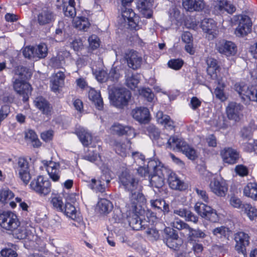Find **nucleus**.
Segmentation results:
<instances>
[{
    "label": "nucleus",
    "instance_id": "obj_1",
    "mask_svg": "<svg viewBox=\"0 0 257 257\" xmlns=\"http://www.w3.org/2000/svg\"><path fill=\"white\" fill-rule=\"evenodd\" d=\"M0 225L6 230L11 231L13 236L19 239L26 238L30 233L26 226L21 225L16 214L11 211L0 214Z\"/></svg>",
    "mask_w": 257,
    "mask_h": 257
},
{
    "label": "nucleus",
    "instance_id": "obj_2",
    "mask_svg": "<svg viewBox=\"0 0 257 257\" xmlns=\"http://www.w3.org/2000/svg\"><path fill=\"white\" fill-rule=\"evenodd\" d=\"M131 97V92L125 88L114 87L109 89L110 100L117 108H123L126 106Z\"/></svg>",
    "mask_w": 257,
    "mask_h": 257
},
{
    "label": "nucleus",
    "instance_id": "obj_3",
    "mask_svg": "<svg viewBox=\"0 0 257 257\" xmlns=\"http://www.w3.org/2000/svg\"><path fill=\"white\" fill-rule=\"evenodd\" d=\"M167 144L168 148H173L174 150L177 149L184 154L190 160H194L197 157L195 150L181 139L172 137L167 140Z\"/></svg>",
    "mask_w": 257,
    "mask_h": 257
},
{
    "label": "nucleus",
    "instance_id": "obj_4",
    "mask_svg": "<svg viewBox=\"0 0 257 257\" xmlns=\"http://www.w3.org/2000/svg\"><path fill=\"white\" fill-rule=\"evenodd\" d=\"M171 226L172 228L179 230H185L187 233L189 241H193L194 238H204L207 236V234L204 231L199 228L194 229L191 227L189 224L179 218H175L171 223Z\"/></svg>",
    "mask_w": 257,
    "mask_h": 257
},
{
    "label": "nucleus",
    "instance_id": "obj_5",
    "mask_svg": "<svg viewBox=\"0 0 257 257\" xmlns=\"http://www.w3.org/2000/svg\"><path fill=\"white\" fill-rule=\"evenodd\" d=\"M234 88L243 101L257 102V86L249 87L243 83H237Z\"/></svg>",
    "mask_w": 257,
    "mask_h": 257
},
{
    "label": "nucleus",
    "instance_id": "obj_6",
    "mask_svg": "<svg viewBox=\"0 0 257 257\" xmlns=\"http://www.w3.org/2000/svg\"><path fill=\"white\" fill-rule=\"evenodd\" d=\"M194 209L196 212L202 218L212 222L219 221V216L216 211L203 203L197 202L195 204Z\"/></svg>",
    "mask_w": 257,
    "mask_h": 257
},
{
    "label": "nucleus",
    "instance_id": "obj_7",
    "mask_svg": "<svg viewBox=\"0 0 257 257\" xmlns=\"http://www.w3.org/2000/svg\"><path fill=\"white\" fill-rule=\"evenodd\" d=\"M30 187L40 196L48 195L51 190L50 182L44 179L42 176H39L37 179H34L31 182Z\"/></svg>",
    "mask_w": 257,
    "mask_h": 257
},
{
    "label": "nucleus",
    "instance_id": "obj_8",
    "mask_svg": "<svg viewBox=\"0 0 257 257\" xmlns=\"http://www.w3.org/2000/svg\"><path fill=\"white\" fill-rule=\"evenodd\" d=\"M119 182L127 191H134L138 186V181L127 171H123L119 176Z\"/></svg>",
    "mask_w": 257,
    "mask_h": 257
},
{
    "label": "nucleus",
    "instance_id": "obj_9",
    "mask_svg": "<svg viewBox=\"0 0 257 257\" xmlns=\"http://www.w3.org/2000/svg\"><path fill=\"white\" fill-rule=\"evenodd\" d=\"M13 85L15 91L23 97V101H27L32 91L30 84L26 83L25 80L13 78Z\"/></svg>",
    "mask_w": 257,
    "mask_h": 257
},
{
    "label": "nucleus",
    "instance_id": "obj_10",
    "mask_svg": "<svg viewBox=\"0 0 257 257\" xmlns=\"http://www.w3.org/2000/svg\"><path fill=\"white\" fill-rule=\"evenodd\" d=\"M164 241L168 247L175 251H179L183 242L176 231L173 228L169 229V232Z\"/></svg>",
    "mask_w": 257,
    "mask_h": 257
},
{
    "label": "nucleus",
    "instance_id": "obj_11",
    "mask_svg": "<svg viewBox=\"0 0 257 257\" xmlns=\"http://www.w3.org/2000/svg\"><path fill=\"white\" fill-rule=\"evenodd\" d=\"M234 239L236 244L235 249L239 253L246 254V247L249 244V236L248 234L239 231L234 234Z\"/></svg>",
    "mask_w": 257,
    "mask_h": 257
},
{
    "label": "nucleus",
    "instance_id": "obj_12",
    "mask_svg": "<svg viewBox=\"0 0 257 257\" xmlns=\"http://www.w3.org/2000/svg\"><path fill=\"white\" fill-rule=\"evenodd\" d=\"M238 20L239 24L235 34L238 37H243L251 31L252 23L250 18L246 15L240 16Z\"/></svg>",
    "mask_w": 257,
    "mask_h": 257
},
{
    "label": "nucleus",
    "instance_id": "obj_13",
    "mask_svg": "<svg viewBox=\"0 0 257 257\" xmlns=\"http://www.w3.org/2000/svg\"><path fill=\"white\" fill-rule=\"evenodd\" d=\"M217 50L221 54L230 56L234 55L237 52V47L231 41L220 40L216 45Z\"/></svg>",
    "mask_w": 257,
    "mask_h": 257
},
{
    "label": "nucleus",
    "instance_id": "obj_14",
    "mask_svg": "<svg viewBox=\"0 0 257 257\" xmlns=\"http://www.w3.org/2000/svg\"><path fill=\"white\" fill-rule=\"evenodd\" d=\"M220 155L223 162L229 165L236 164L240 157L239 152L230 147H225L221 150Z\"/></svg>",
    "mask_w": 257,
    "mask_h": 257
},
{
    "label": "nucleus",
    "instance_id": "obj_15",
    "mask_svg": "<svg viewBox=\"0 0 257 257\" xmlns=\"http://www.w3.org/2000/svg\"><path fill=\"white\" fill-rule=\"evenodd\" d=\"M243 109V106L240 104L234 102H230L226 109L228 118L238 121L242 116Z\"/></svg>",
    "mask_w": 257,
    "mask_h": 257
},
{
    "label": "nucleus",
    "instance_id": "obj_16",
    "mask_svg": "<svg viewBox=\"0 0 257 257\" xmlns=\"http://www.w3.org/2000/svg\"><path fill=\"white\" fill-rule=\"evenodd\" d=\"M128 66L133 70H137L141 67L143 59L141 55L137 51L131 50L128 51L125 55Z\"/></svg>",
    "mask_w": 257,
    "mask_h": 257
},
{
    "label": "nucleus",
    "instance_id": "obj_17",
    "mask_svg": "<svg viewBox=\"0 0 257 257\" xmlns=\"http://www.w3.org/2000/svg\"><path fill=\"white\" fill-rule=\"evenodd\" d=\"M55 19V14L54 12L49 8H42L37 16V21L41 26L50 24L53 23Z\"/></svg>",
    "mask_w": 257,
    "mask_h": 257
},
{
    "label": "nucleus",
    "instance_id": "obj_18",
    "mask_svg": "<svg viewBox=\"0 0 257 257\" xmlns=\"http://www.w3.org/2000/svg\"><path fill=\"white\" fill-rule=\"evenodd\" d=\"M111 133L119 136L126 135L131 138L136 136L135 130L130 126L123 125L119 123H114L110 127Z\"/></svg>",
    "mask_w": 257,
    "mask_h": 257
},
{
    "label": "nucleus",
    "instance_id": "obj_19",
    "mask_svg": "<svg viewBox=\"0 0 257 257\" xmlns=\"http://www.w3.org/2000/svg\"><path fill=\"white\" fill-rule=\"evenodd\" d=\"M134 211L130 209L129 212L127 213L126 219L129 225L133 229L136 230H139L143 228H145V225L143 224L145 222L141 220Z\"/></svg>",
    "mask_w": 257,
    "mask_h": 257
},
{
    "label": "nucleus",
    "instance_id": "obj_20",
    "mask_svg": "<svg viewBox=\"0 0 257 257\" xmlns=\"http://www.w3.org/2000/svg\"><path fill=\"white\" fill-rule=\"evenodd\" d=\"M50 178L54 181L59 180L60 176V164L52 161H46L44 163Z\"/></svg>",
    "mask_w": 257,
    "mask_h": 257
},
{
    "label": "nucleus",
    "instance_id": "obj_21",
    "mask_svg": "<svg viewBox=\"0 0 257 257\" xmlns=\"http://www.w3.org/2000/svg\"><path fill=\"white\" fill-rule=\"evenodd\" d=\"M167 176H168V182L171 188L180 191L186 189V186L183 181L179 179L175 173L167 171Z\"/></svg>",
    "mask_w": 257,
    "mask_h": 257
},
{
    "label": "nucleus",
    "instance_id": "obj_22",
    "mask_svg": "<svg viewBox=\"0 0 257 257\" xmlns=\"http://www.w3.org/2000/svg\"><path fill=\"white\" fill-rule=\"evenodd\" d=\"M122 17L131 28H136L138 23L139 17L136 16L132 9H127L124 7L122 10Z\"/></svg>",
    "mask_w": 257,
    "mask_h": 257
},
{
    "label": "nucleus",
    "instance_id": "obj_23",
    "mask_svg": "<svg viewBox=\"0 0 257 257\" xmlns=\"http://www.w3.org/2000/svg\"><path fill=\"white\" fill-rule=\"evenodd\" d=\"M211 191L218 196H224L227 192L228 188L225 182L213 179L209 184Z\"/></svg>",
    "mask_w": 257,
    "mask_h": 257
},
{
    "label": "nucleus",
    "instance_id": "obj_24",
    "mask_svg": "<svg viewBox=\"0 0 257 257\" xmlns=\"http://www.w3.org/2000/svg\"><path fill=\"white\" fill-rule=\"evenodd\" d=\"M132 114L134 118L141 123H147L150 118L149 109L144 107H137L132 110Z\"/></svg>",
    "mask_w": 257,
    "mask_h": 257
},
{
    "label": "nucleus",
    "instance_id": "obj_25",
    "mask_svg": "<svg viewBox=\"0 0 257 257\" xmlns=\"http://www.w3.org/2000/svg\"><path fill=\"white\" fill-rule=\"evenodd\" d=\"M153 3V0H138L137 8L145 17L150 18L152 16Z\"/></svg>",
    "mask_w": 257,
    "mask_h": 257
},
{
    "label": "nucleus",
    "instance_id": "obj_26",
    "mask_svg": "<svg viewBox=\"0 0 257 257\" xmlns=\"http://www.w3.org/2000/svg\"><path fill=\"white\" fill-rule=\"evenodd\" d=\"M36 107L42 111L43 114L51 115L52 107L49 102L42 97H37L34 101Z\"/></svg>",
    "mask_w": 257,
    "mask_h": 257
},
{
    "label": "nucleus",
    "instance_id": "obj_27",
    "mask_svg": "<svg viewBox=\"0 0 257 257\" xmlns=\"http://www.w3.org/2000/svg\"><path fill=\"white\" fill-rule=\"evenodd\" d=\"M70 56V53L66 50L60 51L58 55L50 60L49 64L54 68H60L65 64V58Z\"/></svg>",
    "mask_w": 257,
    "mask_h": 257
},
{
    "label": "nucleus",
    "instance_id": "obj_28",
    "mask_svg": "<svg viewBox=\"0 0 257 257\" xmlns=\"http://www.w3.org/2000/svg\"><path fill=\"white\" fill-rule=\"evenodd\" d=\"M182 5L184 9L189 12L199 11L204 7L203 0H183Z\"/></svg>",
    "mask_w": 257,
    "mask_h": 257
},
{
    "label": "nucleus",
    "instance_id": "obj_29",
    "mask_svg": "<svg viewBox=\"0 0 257 257\" xmlns=\"http://www.w3.org/2000/svg\"><path fill=\"white\" fill-rule=\"evenodd\" d=\"M167 173L166 168H163L162 171L151 174L149 178L150 182L152 186L160 188L164 185V179L165 173Z\"/></svg>",
    "mask_w": 257,
    "mask_h": 257
},
{
    "label": "nucleus",
    "instance_id": "obj_30",
    "mask_svg": "<svg viewBox=\"0 0 257 257\" xmlns=\"http://www.w3.org/2000/svg\"><path fill=\"white\" fill-rule=\"evenodd\" d=\"M65 76L62 71H58L53 75L51 78V89L54 92L58 91L59 88L64 85Z\"/></svg>",
    "mask_w": 257,
    "mask_h": 257
},
{
    "label": "nucleus",
    "instance_id": "obj_31",
    "mask_svg": "<svg viewBox=\"0 0 257 257\" xmlns=\"http://www.w3.org/2000/svg\"><path fill=\"white\" fill-rule=\"evenodd\" d=\"M212 232L213 234L221 241L228 240L232 232L227 227L221 226L214 228Z\"/></svg>",
    "mask_w": 257,
    "mask_h": 257
},
{
    "label": "nucleus",
    "instance_id": "obj_32",
    "mask_svg": "<svg viewBox=\"0 0 257 257\" xmlns=\"http://www.w3.org/2000/svg\"><path fill=\"white\" fill-rule=\"evenodd\" d=\"M32 75V72L29 68L23 66H18L14 70L13 78L26 81L29 79Z\"/></svg>",
    "mask_w": 257,
    "mask_h": 257
},
{
    "label": "nucleus",
    "instance_id": "obj_33",
    "mask_svg": "<svg viewBox=\"0 0 257 257\" xmlns=\"http://www.w3.org/2000/svg\"><path fill=\"white\" fill-rule=\"evenodd\" d=\"M75 133L83 146H88L91 144L92 137L91 134L84 128L82 127L77 128Z\"/></svg>",
    "mask_w": 257,
    "mask_h": 257
},
{
    "label": "nucleus",
    "instance_id": "obj_34",
    "mask_svg": "<svg viewBox=\"0 0 257 257\" xmlns=\"http://www.w3.org/2000/svg\"><path fill=\"white\" fill-rule=\"evenodd\" d=\"M88 97L98 110L103 109V102L99 92H97L93 88H91L88 92Z\"/></svg>",
    "mask_w": 257,
    "mask_h": 257
},
{
    "label": "nucleus",
    "instance_id": "obj_35",
    "mask_svg": "<svg viewBox=\"0 0 257 257\" xmlns=\"http://www.w3.org/2000/svg\"><path fill=\"white\" fill-rule=\"evenodd\" d=\"M156 117L159 123L164 125L168 130H173L174 127V122L168 115L164 114L162 111L157 113Z\"/></svg>",
    "mask_w": 257,
    "mask_h": 257
},
{
    "label": "nucleus",
    "instance_id": "obj_36",
    "mask_svg": "<svg viewBox=\"0 0 257 257\" xmlns=\"http://www.w3.org/2000/svg\"><path fill=\"white\" fill-rule=\"evenodd\" d=\"M125 85L131 89H134L137 87L139 82V79H138V76L134 74L130 70L127 69L125 71Z\"/></svg>",
    "mask_w": 257,
    "mask_h": 257
},
{
    "label": "nucleus",
    "instance_id": "obj_37",
    "mask_svg": "<svg viewBox=\"0 0 257 257\" xmlns=\"http://www.w3.org/2000/svg\"><path fill=\"white\" fill-rule=\"evenodd\" d=\"M116 153L121 157H126L127 150L130 147V141L127 140V144L117 141H114L113 143Z\"/></svg>",
    "mask_w": 257,
    "mask_h": 257
},
{
    "label": "nucleus",
    "instance_id": "obj_38",
    "mask_svg": "<svg viewBox=\"0 0 257 257\" xmlns=\"http://www.w3.org/2000/svg\"><path fill=\"white\" fill-rule=\"evenodd\" d=\"M151 204L155 209L163 212L164 214L169 212V206L165 200L162 199H156L151 200Z\"/></svg>",
    "mask_w": 257,
    "mask_h": 257
},
{
    "label": "nucleus",
    "instance_id": "obj_39",
    "mask_svg": "<svg viewBox=\"0 0 257 257\" xmlns=\"http://www.w3.org/2000/svg\"><path fill=\"white\" fill-rule=\"evenodd\" d=\"M201 28L205 33L213 34L216 30V24L212 19H205L202 21Z\"/></svg>",
    "mask_w": 257,
    "mask_h": 257
},
{
    "label": "nucleus",
    "instance_id": "obj_40",
    "mask_svg": "<svg viewBox=\"0 0 257 257\" xmlns=\"http://www.w3.org/2000/svg\"><path fill=\"white\" fill-rule=\"evenodd\" d=\"M74 27L79 30L87 31L89 28L90 24L87 18L85 17H77L73 20Z\"/></svg>",
    "mask_w": 257,
    "mask_h": 257
},
{
    "label": "nucleus",
    "instance_id": "obj_41",
    "mask_svg": "<svg viewBox=\"0 0 257 257\" xmlns=\"http://www.w3.org/2000/svg\"><path fill=\"white\" fill-rule=\"evenodd\" d=\"M130 194V200L132 202V210H136L138 203L143 202L145 200V197L143 194L139 192L137 189L134 191H129Z\"/></svg>",
    "mask_w": 257,
    "mask_h": 257
},
{
    "label": "nucleus",
    "instance_id": "obj_42",
    "mask_svg": "<svg viewBox=\"0 0 257 257\" xmlns=\"http://www.w3.org/2000/svg\"><path fill=\"white\" fill-rule=\"evenodd\" d=\"M244 194L254 200L257 199V183H249L244 188Z\"/></svg>",
    "mask_w": 257,
    "mask_h": 257
},
{
    "label": "nucleus",
    "instance_id": "obj_43",
    "mask_svg": "<svg viewBox=\"0 0 257 257\" xmlns=\"http://www.w3.org/2000/svg\"><path fill=\"white\" fill-rule=\"evenodd\" d=\"M97 207L100 213H108L112 209L111 202L107 199H101L97 203Z\"/></svg>",
    "mask_w": 257,
    "mask_h": 257
},
{
    "label": "nucleus",
    "instance_id": "obj_44",
    "mask_svg": "<svg viewBox=\"0 0 257 257\" xmlns=\"http://www.w3.org/2000/svg\"><path fill=\"white\" fill-rule=\"evenodd\" d=\"M35 58H44L48 54L47 45L45 43H41L35 47H34Z\"/></svg>",
    "mask_w": 257,
    "mask_h": 257
},
{
    "label": "nucleus",
    "instance_id": "obj_45",
    "mask_svg": "<svg viewBox=\"0 0 257 257\" xmlns=\"http://www.w3.org/2000/svg\"><path fill=\"white\" fill-rule=\"evenodd\" d=\"M25 138L32 144L34 148H38L41 146V143L38 138L37 135L33 130H29L26 133Z\"/></svg>",
    "mask_w": 257,
    "mask_h": 257
},
{
    "label": "nucleus",
    "instance_id": "obj_46",
    "mask_svg": "<svg viewBox=\"0 0 257 257\" xmlns=\"http://www.w3.org/2000/svg\"><path fill=\"white\" fill-rule=\"evenodd\" d=\"M19 177L21 180L25 184H27L31 179V176L30 174L29 164L25 167L19 169Z\"/></svg>",
    "mask_w": 257,
    "mask_h": 257
},
{
    "label": "nucleus",
    "instance_id": "obj_47",
    "mask_svg": "<svg viewBox=\"0 0 257 257\" xmlns=\"http://www.w3.org/2000/svg\"><path fill=\"white\" fill-rule=\"evenodd\" d=\"M242 210L244 211L250 220H253L257 217V209L249 204H243Z\"/></svg>",
    "mask_w": 257,
    "mask_h": 257
},
{
    "label": "nucleus",
    "instance_id": "obj_48",
    "mask_svg": "<svg viewBox=\"0 0 257 257\" xmlns=\"http://www.w3.org/2000/svg\"><path fill=\"white\" fill-rule=\"evenodd\" d=\"M147 168L151 174L162 171L163 166H161L160 162H158L155 160H152L148 162Z\"/></svg>",
    "mask_w": 257,
    "mask_h": 257
},
{
    "label": "nucleus",
    "instance_id": "obj_49",
    "mask_svg": "<svg viewBox=\"0 0 257 257\" xmlns=\"http://www.w3.org/2000/svg\"><path fill=\"white\" fill-rule=\"evenodd\" d=\"M90 187L96 191L103 192L105 191V186L104 184L103 177H101V179L96 181L95 179L91 180V183L90 184Z\"/></svg>",
    "mask_w": 257,
    "mask_h": 257
},
{
    "label": "nucleus",
    "instance_id": "obj_50",
    "mask_svg": "<svg viewBox=\"0 0 257 257\" xmlns=\"http://www.w3.org/2000/svg\"><path fill=\"white\" fill-rule=\"evenodd\" d=\"M14 197V193L9 189L5 188L0 190V201L3 203H8Z\"/></svg>",
    "mask_w": 257,
    "mask_h": 257
},
{
    "label": "nucleus",
    "instance_id": "obj_51",
    "mask_svg": "<svg viewBox=\"0 0 257 257\" xmlns=\"http://www.w3.org/2000/svg\"><path fill=\"white\" fill-rule=\"evenodd\" d=\"M65 214L72 219L76 217V210L75 207L70 203H66L63 207V211Z\"/></svg>",
    "mask_w": 257,
    "mask_h": 257
},
{
    "label": "nucleus",
    "instance_id": "obj_52",
    "mask_svg": "<svg viewBox=\"0 0 257 257\" xmlns=\"http://www.w3.org/2000/svg\"><path fill=\"white\" fill-rule=\"evenodd\" d=\"M207 63L208 65V68L207 69V73L212 77H213L212 75L214 74V72H216V71L219 67L217 61L215 59L210 58L207 60Z\"/></svg>",
    "mask_w": 257,
    "mask_h": 257
},
{
    "label": "nucleus",
    "instance_id": "obj_53",
    "mask_svg": "<svg viewBox=\"0 0 257 257\" xmlns=\"http://www.w3.org/2000/svg\"><path fill=\"white\" fill-rule=\"evenodd\" d=\"M89 47L93 50L96 49L100 46L99 38L95 35H92L88 38Z\"/></svg>",
    "mask_w": 257,
    "mask_h": 257
},
{
    "label": "nucleus",
    "instance_id": "obj_54",
    "mask_svg": "<svg viewBox=\"0 0 257 257\" xmlns=\"http://www.w3.org/2000/svg\"><path fill=\"white\" fill-rule=\"evenodd\" d=\"M141 95L146 98L149 102H152L154 98V94L149 88H143L140 91Z\"/></svg>",
    "mask_w": 257,
    "mask_h": 257
},
{
    "label": "nucleus",
    "instance_id": "obj_55",
    "mask_svg": "<svg viewBox=\"0 0 257 257\" xmlns=\"http://www.w3.org/2000/svg\"><path fill=\"white\" fill-rule=\"evenodd\" d=\"M223 85H219L216 87L214 90V93L216 98H218L222 101H225L227 97L224 92Z\"/></svg>",
    "mask_w": 257,
    "mask_h": 257
},
{
    "label": "nucleus",
    "instance_id": "obj_56",
    "mask_svg": "<svg viewBox=\"0 0 257 257\" xmlns=\"http://www.w3.org/2000/svg\"><path fill=\"white\" fill-rule=\"evenodd\" d=\"M219 7L221 10H224L229 14H232L236 10L234 6L227 1L222 2Z\"/></svg>",
    "mask_w": 257,
    "mask_h": 257
},
{
    "label": "nucleus",
    "instance_id": "obj_57",
    "mask_svg": "<svg viewBox=\"0 0 257 257\" xmlns=\"http://www.w3.org/2000/svg\"><path fill=\"white\" fill-rule=\"evenodd\" d=\"M109 220L113 223L121 222L122 221V214L121 211L118 209L115 210Z\"/></svg>",
    "mask_w": 257,
    "mask_h": 257
},
{
    "label": "nucleus",
    "instance_id": "obj_58",
    "mask_svg": "<svg viewBox=\"0 0 257 257\" xmlns=\"http://www.w3.org/2000/svg\"><path fill=\"white\" fill-rule=\"evenodd\" d=\"M148 131L150 138L154 140L159 139L160 131L158 128L154 125H150L148 126Z\"/></svg>",
    "mask_w": 257,
    "mask_h": 257
},
{
    "label": "nucleus",
    "instance_id": "obj_59",
    "mask_svg": "<svg viewBox=\"0 0 257 257\" xmlns=\"http://www.w3.org/2000/svg\"><path fill=\"white\" fill-rule=\"evenodd\" d=\"M120 76V70L116 67L111 69L109 73V79L112 81H117Z\"/></svg>",
    "mask_w": 257,
    "mask_h": 257
},
{
    "label": "nucleus",
    "instance_id": "obj_60",
    "mask_svg": "<svg viewBox=\"0 0 257 257\" xmlns=\"http://www.w3.org/2000/svg\"><path fill=\"white\" fill-rule=\"evenodd\" d=\"M64 15L66 17L74 18L76 15L75 6H70L67 7L61 8Z\"/></svg>",
    "mask_w": 257,
    "mask_h": 257
},
{
    "label": "nucleus",
    "instance_id": "obj_61",
    "mask_svg": "<svg viewBox=\"0 0 257 257\" xmlns=\"http://www.w3.org/2000/svg\"><path fill=\"white\" fill-rule=\"evenodd\" d=\"M183 64V61L179 59H172L168 63L169 67L175 70L180 69L182 67Z\"/></svg>",
    "mask_w": 257,
    "mask_h": 257
},
{
    "label": "nucleus",
    "instance_id": "obj_62",
    "mask_svg": "<svg viewBox=\"0 0 257 257\" xmlns=\"http://www.w3.org/2000/svg\"><path fill=\"white\" fill-rule=\"evenodd\" d=\"M51 203L54 207L61 211H63V206L62 199L60 197H55L52 198Z\"/></svg>",
    "mask_w": 257,
    "mask_h": 257
},
{
    "label": "nucleus",
    "instance_id": "obj_63",
    "mask_svg": "<svg viewBox=\"0 0 257 257\" xmlns=\"http://www.w3.org/2000/svg\"><path fill=\"white\" fill-rule=\"evenodd\" d=\"M192 249L196 255L199 256L203 250V246L201 243L194 241L192 242Z\"/></svg>",
    "mask_w": 257,
    "mask_h": 257
},
{
    "label": "nucleus",
    "instance_id": "obj_64",
    "mask_svg": "<svg viewBox=\"0 0 257 257\" xmlns=\"http://www.w3.org/2000/svg\"><path fill=\"white\" fill-rule=\"evenodd\" d=\"M1 255L3 257H16V251L11 248H6L1 251Z\"/></svg>",
    "mask_w": 257,
    "mask_h": 257
}]
</instances>
